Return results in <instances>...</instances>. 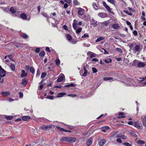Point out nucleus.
<instances>
[{"label":"nucleus","instance_id":"1","mask_svg":"<svg viewBox=\"0 0 146 146\" xmlns=\"http://www.w3.org/2000/svg\"><path fill=\"white\" fill-rule=\"evenodd\" d=\"M77 21L76 20L74 19L72 24V27L76 31V33L77 34L80 33L82 30V28L81 27H77Z\"/></svg>","mask_w":146,"mask_h":146},{"label":"nucleus","instance_id":"2","mask_svg":"<svg viewBox=\"0 0 146 146\" xmlns=\"http://www.w3.org/2000/svg\"><path fill=\"white\" fill-rule=\"evenodd\" d=\"M77 13L78 14V16L80 17V16H82L84 15L85 10L82 8L79 7L77 8Z\"/></svg>","mask_w":146,"mask_h":146},{"label":"nucleus","instance_id":"3","mask_svg":"<svg viewBox=\"0 0 146 146\" xmlns=\"http://www.w3.org/2000/svg\"><path fill=\"white\" fill-rule=\"evenodd\" d=\"M103 5L104 7L108 10V12L110 13H112V12L111 11V10L110 7L106 3L105 1H103Z\"/></svg>","mask_w":146,"mask_h":146},{"label":"nucleus","instance_id":"4","mask_svg":"<svg viewBox=\"0 0 146 146\" xmlns=\"http://www.w3.org/2000/svg\"><path fill=\"white\" fill-rule=\"evenodd\" d=\"M60 76L57 80L58 82H59L62 81L64 79H65V76L64 74H60Z\"/></svg>","mask_w":146,"mask_h":146},{"label":"nucleus","instance_id":"5","mask_svg":"<svg viewBox=\"0 0 146 146\" xmlns=\"http://www.w3.org/2000/svg\"><path fill=\"white\" fill-rule=\"evenodd\" d=\"M87 55L90 56V58H92L93 57L96 56V54L93 53L91 51H89L87 53Z\"/></svg>","mask_w":146,"mask_h":146},{"label":"nucleus","instance_id":"6","mask_svg":"<svg viewBox=\"0 0 146 146\" xmlns=\"http://www.w3.org/2000/svg\"><path fill=\"white\" fill-rule=\"evenodd\" d=\"M76 140V138L74 137H68V142L70 143H73Z\"/></svg>","mask_w":146,"mask_h":146},{"label":"nucleus","instance_id":"7","mask_svg":"<svg viewBox=\"0 0 146 146\" xmlns=\"http://www.w3.org/2000/svg\"><path fill=\"white\" fill-rule=\"evenodd\" d=\"M98 16L102 18H104L107 17V14L104 13H99Z\"/></svg>","mask_w":146,"mask_h":146},{"label":"nucleus","instance_id":"8","mask_svg":"<svg viewBox=\"0 0 146 146\" xmlns=\"http://www.w3.org/2000/svg\"><path fill=\"white\" fill-rule=\"evenodd\" d=\"M92 143V138L90 137L86 141V144L87 145L89 146L91 145Z\"/></svg>","mask_w":146,"mask_h":146},{"label":"nucleus","instance_id":"9","mask_svg":"<svg viewBox=\"0 0 146 146\" xmlns=\"http://www.w3.org/2000/svg\"><path fill=\"white\" fill-rule=\"evenodd\" d=\"M134 125L136 128L139 129H141V126L138 122L135 121L134 123Z\"/></svg>","mask_w":146,"mask_h":146},{"label":"nucleus","instance_id":"10","mask_svg":"<svg viewBox=\"0 0 146 146\" xmlns=\"http://www.w3.org/2000/svg\"><path fill=\"white\" fill-rule=\"evenodd\" d=\"M57 128L60 131H62L65 132H71V131H70L66 130L62 128L59 127H57Z\"/></svg>","mask_w":146,"mask_h":146},{"label":"nucleus","instance_id":"11","mask_svg":"<svg viewBox=\"0 0 146 146\" xmlns=\"http://www.w3.org/2000/svg\"><path fill=\"white\" fill-rule=\"evenodd\" d=\"M0 73L1 76L4 77L5 76V71L3 69H0Z\"/></svg>","mask_w":146,"mask_h":146},{"label":"nucleus","instance_id":"12","mask_svg":"<svg viewBox=\"0 0 146 146\" xmlns=\"http://www.w3.org/2000/svg\"><path fill=\"white\" fill-rule=\"evenodd\" d=\"M137 65L139 67H143L145 66V64L143 62H139L137 63Z\"/></svg>","mask_w":146,"mask_h":146},{"label":"nucleus","instance_id":"13","mask_svg":"<svg viewBox=\"0 0 146 146\" xmlns=\"http://www.w3.org/2000/svg\"><path fill=\"white\" fill-rule=\"evenodd\" d=\"M112 27L114 29H117L120 27V26L118 24H112Z\"/></svg>","mask_w":146,"mask_h":146},{"label":"nucleus","instance_id":"14","mask_svg":"<svg viewBox=\"0 0 146 146\" xmlns=\"http://www.w3.org/2000/svg\"><path fill=\"white\" fill-rule=\"evenodd\" d=\"M66 93L64 92L59 93L58 94L56 97L57 98L61 97H63L64 96L66 95Z\"/></svg>","mask_w":146,"mask_h":146},{"label":"nucleus","instance_id":"15","mask_svg":"<svg viewBox=\"0 0 146 146\" xmlns=\"http://www.w3.org/2000/svg\"><path fill=\"white\" fill-rule=\"evenodd\" d=\"M103 80H104L105 81H107V80H110L111 81H113L114 80H113V78L112 77H106L104 78Z\"/></svg>","mask_w":146,"mask_h":146},{"label":"nucleus","instance_id":"16","mask_svg":"<svg viewBox=\"0 0 146 146\" xmlns=\"http://www.w3.org/2000/svg\"><path fill=\"white\" fill-rule=\"evenodd\" d=\"M68 137H64L62 138L60 141L61 142H68Z\"/></svg>","mask_w":146,"mask_h":146},{"label":"nucleus","instance_id":"17","mask_svg":"<svg viewBox=\"0 0 146 146\" xmlns=\"http://www.w3.org/2000/svg\"><path fill=\"white\" fill-rule=\"evenodd\" d=\"M81 18L84 20L86 21L88 20V16L86 15H82L81 17Z\"/></svg>","mask_w":146,"mask_h":146},{"label":"nucleus","instance_id":"18","mask_svg":"<svg viewBox=\"0 0 146 146\" xmlns=\"http://www.w3.org/2000/svg\"><path fill=\"white\" fill-rule=\"evenodd\" d=\"M27 81L26 80L25 78H23L22 80V82H21L24 86H25L27 84Z\"/></svg>","mask_w":146,"mask_h":146},{"label":"nucleus","instance_id":"19","mask_svg":"<svg viewBox=\"0 0 146 146\" xmlns=\"http://www.w3.org/2000/svg\"><path fill=\"white\" fill-rule=\"evenodd\" d=\"M20 17L21 18L23 19H26L27 17L26 14L24 13L21 14V15Z\"/></svg>","mask_w":146,"mask_h":146},{"label":"nucleus","instance_id":"20","mask_svg":"<svg viewBox=\"0 0 146 146\" xmlns=\"http://www.w3.org/2000/svg\"><path fill=\"white\" fill-rule=\"evenodd\" d=\"M46 126L48 130L50 129L51 128L54 127H55V125H54L52 124L46 125Z\"/></svg>","mask_w":146,"mask_h":146},{"label":"nucleus","instance_id":"21","mask_svg":"<svg viewBox=\"0 0 146 146\" xmlns=\"http://www.w3.org/2000/svg\"><path fill=\"white\" fill-rule=\"evenodd\" d=\"M125 84H126V85L127 86H131L133 87H136L137 86L136 85H134L133 84L131 83H128V82L125 83Z\"/></svg>","mask_w":146,"mask_h":146},{"label":"nucleus","instance_id":"22","mask_svg":"<svg viewBox=\"0 0 146 146\" xmlns=\"http://www.w3.org/2000/svg\"><path fill=\"white\" fill-rule=\"evenodd\" d=\"M22 74H21V76L22 77H25L27 74L26 73H25V72L24 70H22L21 71Z\"/></svg>","mask_w":146,"mask_h":146},{"label":"nucleus","instance_id":"23","mask_svg":"<svg viewBox=\"0 0 146 146\" xmlns=\"http://www.w3.org/2000/svg\"><path fill=\"white\" fill-rule=\"evenodd\" d=\"M106 141L104 140H102L100 142L99 145H100L102 146L103 145L106 143Z\"/></svg>","mask_w":146,"mask_h":146},{"label":"nucleus","instance_id":"24","mask_svg":"<svg viewBox=\"0 0 146 146\" xmlns=\"http://www.w3.org/2000/svg\"><path fill=\"white\" fill-rule=\"evenodd\" d=\"M110 3L112 4L113 5H115L116 3V1L115 0H107Z\"/></svg>","mask_w":146,"mask_h":146},{"label":"nucleus","instance_id":"25","mask_svg":"<svg viewBox=\"0 0 146 146\" xmlns=\"http://www.w3.org/2000/svg\"><path fill=\"white\" fill-rule=\"evenodd\" d=\"M92 23L93 26L94 27H96L97 25V22L95 21L94 20H92Z\"/></svg>","mask_w":146,"mask_h":146},{"label":"nucleus","instance_id":"26","mask_svg":"<svg viewBox=\"0 0 146 146\" xmlns=\"http://www.w3.org/2000/svg\"><path fill=\"white\" fill-rule=\"evenodd\" d=\"M66 38L69 41H70L72 39V36L69 34H68L66 35Z\"/></svg>","mask_w":146,"mask_h":146},{"label":"nucleus","instance_id":"27","mask_svg":"<svg viewBox=\"0 0 146 146\" xmlns=\"http://www.w3.org/2000/svg\"><path fill=\"white\" fill-rule=\"evenodd\" d=\"M109 128V127L108 126H105L103 127H102V131L104 132H105L106 131V130H108Z\"/></svg>","mask_w":146,"mask_h":146},{"label":"nucleus","instance_id":"28","mask_svg":"<svg viewBox=\"0 0 146 146\" xmlns=\"http://www.w3.org/2000/svg\"><path fill=\"white\" fill-rule=\"evenodd\" d=\"M93 6L95 10H97L98 9V7L96 3H93Z\"/></svg>","mask_w":146,"mask_h":146},{"label":"nucleus","instance_id":"29","mask_svg":"<svg viewBox=\"0 0 146 146\" xmlns=\"http://www.w3.org/2000/svg\"><path fill=\"white\" fill-rule=\"evenodd\" d=\"M83 68L84 70V72L82 76H85L86 75V74L87 73L88 71L86 70L85 67H84Z\"/></svg>","mask_w":146,"mask_h":146},{"label":"nucleus","instance_id":"30","mask_svg":"<svg viewBox=\"0 0 146 146\" xmlns=\"http://www.w3.org/2000/svg\"><path fill=\"white\" fill-rule=\"evenodd\" d=\"M1 94L4 96H7L9 94V93L8 92H3L1 93Z\"/></svg>","mask_w":146,"mask_h":146},{"label":"nucleus","instance_id":"31","mask_svg":"<svg viewBox=\"0 0 146 146\" xmlns=\"http://www.w3.org/2000/svg\"><path fill=\"white\" fill-rule=\"evenodd\" d=\"M146 121V116H145L144 118L143 119L142 121V123L143 125L145 127L146 126V124L145 123V122Z\"/></svg>","mask_w":146,"mask_h":146},{"label":"nucleus","instance_id":"32","mask_svg":"<svg viewBox=\"0 0 146 146\" xmlns=\"http://www.w3.org/2000/svg\"><path fill=\"white\" fill-rule=\"evenodd\" d=\"M104 37H100L98 38L96 40V42H98L101 40H103L104 39Z\"/></svg>","mask_w":146,"mask_h":146},{"label":"nucleus","instance_id":"33","mask_svg":"<svg viewBox=\"0 0 146 146\" xmlns=\"http://www.w3.org/2000/svg\"><path fill=\"white\" fill-rule=\"evenodd\" d=\"M10 69L13 71H14L15 70V66L14 64H11L10 66Z\"/></svg>","mask_w":146,"mask_h":146},{"label":"nucleus","instance_id":"34","mask_svg":"<svg viewBox=\"0 0 146 146\" xmlns=\"http://www.w3.org/2000/svg\"><path fill=\"white\" fill-rule=\"evenodd\" d=\"M111 59L110 58H107L105 60V62L107 63H108L109 62L111 63Z\"/></svg>","mask_w":146,"mask_h":146},{"label":"nucleus","instance_id":"35","mask_svg":"<svg viewBox=\"0 0 146 146\" xmlns=\"http://www.w3.org/2000/svg\"><path fill=\"white\" fill-rule=\"evenodd\" d=\"M73 3L74 5L75 6H77L78 5L79 3L77 0H74L73 1Z\"/></svg>","mask_w":146,"mask_h":146},{"label":"nucleus","instance_id":"36","mask_svg":"<svg viewBox=\"0 0 146 146\" xmlns=\"http://www.w3.org/2000/svg\"><path fill=\"white\" fill-rule=\"evenodd\" d=\"M10 11L13 13H15L16 12V10L13 7H11L10 9Z\"/></svg>","mask_w":146,"mask_h":146},{"label":"nucleus","instance_id":"37","mask_svg":"<svg viewBox=\"0 0 146 146\" xmlns=\"http://www.w3.org/2000/svg\"><path fill=\"white\" fill-rule=\"evenodd\" d=\"M89 37V35L88 33H85L82 35L81 37L83 39H84L86 38Z\"/></svg>","mask_w":146,"mask_h":146},{"label":"nucleus","instance_id":"38","mask_svg":"<svg viewBox=\"0 0 146 146\" xmlns=\"http://www.w3.org/2000/svg\"><path fill=\"white\" fill-rule=\"evenodd\" d=\"M41 128L45 131L48 130L46 125L42 126L41 127Z\"/></svg>","mask_w":146,"mask_h":146},{"label":"nucleus","instance_id":"39","mask_svg":"<svg viewBox=\"0 0 146 146\" xmlns=\"http://www.w3.org/2000/svg\"><path fill=\"white\" fill-rule=\"evenodd\" d=\"M74 86V84L73 83H71L70 84L66 85L64 86L65 87H73Z\"/></svg>","mask_w":146,"mask_h":146},{"label":"nucleus","instance_id":"40","mask_svg":"<svg viewBox=\"0 0 146 146\" xmlns=\"http://www.w3.org/2000/svg\"><path fill=\"white\" fill-rule=\"evenodd\" d=\"M123 12L131 16L132 15V14L131 13L129 12L127 10H123Z\"/></svg>","mask_w":146,"mask_h":146},{"label":"nucleus","instance_id":"41","mask_svg":"<svg viewBox=\"0 0 146 146\" xmlns=\"http://www.w3.org/2000/svg\"><path fill=\"white\" fill-rule=\"evenodd\" d=\"M45 54V53L44 51H42L39 53V55L40 56L43 57Z\"/></svg>","mask_w":146,"mask_h":146},{"label":"nucleus","instance_id":"42","mask_svg":"<svg viewBox=\"0 0 146 146\" xmlns=\"http://www.w3.org/2000/svg\"><path fill=\"white\" fill-rule=\"evenodd\" d=\"M5 118L7 120H11L13 118V117L11 116H6L5 117Z\"/></svg>","mask_w":146,"mask_h":146},{"label":"nucleus","instance_id":"43","mask_svg":"<svg viewBox=\"0 0 146 146\" xmlns=\"http://www.w3.org/2000/svg\"><path fill=\"white\" fill-rule=\"evenodd\" d=\"M135 48L136 51H138L139 50L140 47L139 46L137 45L135 46Z\"/></svg>","mask_w":146,"mask_h":146},{"label":"nucleus","instance_id":"44","mask_svg":"<svg viewBox=\"0 0 146 146\" xmlns=\"http://www.w3.org/2000/svg\"><path fill=\"white\" fill-rule=\"evenodd\" d=\"M30 71L32 74H34L35 72L34 69L32 67L30 68Z\"/></svg>","mask_w":146,"mask_h":146},{"label":"nucleus","instance_id":"45","mask_svg":"<svg viewBox=\"0 0 146 146\" xmlns=\"http://www.w3.org/2000/svg\"><path fill=\"white\" fill-rule=\"evenodd\" d=\"M46 75V74L45 72L42 73L41 76V78H43Z\"/></svg>","mask_w":146,"mask_h":146},{"label":"nucleus","instance_id":"46","mask_svg":"<svg viewBox=\"0 0 146 146\" xmlns=\"http://www.w3.org/2000/svg\"><path fill=\"white\" fill-rule=\"evenodd\" d=\"M137 143L138 144H143L145 143V142L144 141L141 140H138L137 141Z\"/></svg>","mask_w":146,"mask_h":146},{"label":"nucleus","instance_id":"47","mask_svg":"<svg viewBox=\"0 0 146 146\" xmlns=\"http://www.w3.org/2000/svg\"><path fill=\"white\" fill-rule=\"evenodd\" d=\"M115 50L118 52H122L123 51L122 50V49L120 48H116L115 49Z\"/></svg>","mask_w":146,"mask_h":146},{"label":"nucleus","instance_id":"48","mask_svg":"<svg viewBox=\"0 0 146 146\" xmlns=\"http://www.w3.org/2000/svg\"><path fill=\"white\" fill-rule=\"evenodd\" d=\"M55 62L56 64L58 65L60 64V60L59 59H58L56 60Z\"/></svg>","mask_w":146,"mask_h":146},{"label":"nucleus","instance_id":"49","mask_svg":"<svg viewBox=\"0 0 146 146\" xmlns=\"http://www.w3.org/2000/svg\"><path fill=\"white\" fill-rule=\"evenodd\" d=\"M46 98L48 99L52 100L53 99V96H48Z\"/></svg>","mask_w":146,"mask_h":146},{"label":"nucleus","instance_id":"50","mask_svg":"<svg viewBox=\"0 0 146 146\" xmlns=\"http://www.w3.org/2000/svg\"><path fill=\"white\" fill-rule=\"evenodd\" d=\"M22 119L23 120L25 121H26L27 120V116H24L22 117Z\"/></svg>","mask_w":146,"mask_h":146},{"label":"nucleus","instance_id":"51","mask_svg":"<svg viewBox=\"0 0 146 146\" xmlns=\"http://www.w3.org/2000/svg\"><path fill=\"white\" fill-rule=\"evenodd\" d=\"M130 134L133 137H137V135H136V134L133 132H130Z\"/></svg>","mask_w":146,"mask_h":146},{"label":"nucleus","instance_id":"52","mask_svg":"<svg viewBox=\"0 0 146 146\" xmlns=\"http://www.w3.org/2000/svg\"><path fill=\"white\" fill-rule=\"evenodd\" d=\"M123 145L125 146H131V145L128 143H123Z\"/></svg>","mask_w":146,"mask_h":146},{"label":"nucleus","instance_id":"53","mask_svg":"<svg viewBox=\"0 0 146 146\" xmlns=\"http://www.w3.org/2000/svg\"><path fill=\"white\" fill-rule=\"evenodd\" d=\"M133 35L135 36H136L138 35V33L137 31L136 30L134 31L133 32Z\"/></svg>","mask_w":146,"mask_h":146},{"label":"nucleus","instance_id":"54","mask_svg":"<svg viewBox=\"0 0 146 146\" xmlns=\"http://www.w3.org/2000/svg\"><path fill=\"white\" fill-rule=\"evenodd\" d=\"M146 85V81L144 82H142L140 85V86H144Z\"/></svg>","mask_w":146,"mask_h":146},{"label":"nucleus","instance_id":"55","mask_svg":"<svg viewBox=\"0 0 146 146\" xmlns=\"http://www.w3.org/2000/svg\"><path fill=\"white\" fill-rule=\"evenodd\" d=\"M76 95L75 94H70L68 95V96L71 97H74L76 96Z\"/></svg>","mask_w":146,"mask_h":146},{"label":"nucleus","instance_id":"56","mask_svg":"<svg viewBox=\"0 0 146 146\" xmlns=\"http://www.w3.org/2000/svg\"><path fill=\"white\" fill-rule=\"evenodd\" d=\"M92 70L94 73H95L97 71V70L95 68L93 67L92 68Z\"/></svg>","mask_w":146,"mask_h":146},{"label":"nucleus","instance_id":"57","mask_svg":"<svg viewBox=\"0 0 146 146\" xmlns=\"http://www.w3.org/2000/svg\"><path fill=\"white\" fill-rule=\"evenodd\" d=\"M40 74V72L38 70L37 71V73L36 74V76H39Z\"/></svg>","mask_w":146,"mask_h":146},{"label":"nucleus","instance_id":"58","mask_svg":"<svg viewBox=\"0 0 146 146\" xmlns=\"http://www.w3.org/2000/svg\"><path fill=\"white\" fill-rule=\"evenodd\" d=\"M19 98H22L23 96V93L21 92H19Z\"/></svg>","mask_w":146,"mask_h":146},{"label":"nucleus","instance_id":"59","mask_svg":"<svg viewBox=\"0 0 146 146\" xmlns=\"http://www.w3.org/2000/svg\"><path fill=\"white\" fill-rule=\"evenodd\" d=\"M121 138L123 139H127V137L126 136H125L124 135L122 134Z\"/></svg>","mask_w":146,"mask_h":146},{"label":"nucleus","instance_id":"60","mask_svg":"<svg viewBox=\"0 0 146 146\" xmlns=\"http://www.w3.org/2000/svg\"><path fill=\"white\" fill-rule=\"evenodd\" d=\"M83 45L85 47H89L90 46V45L89 44H87L85 43H84L83 44Z\"/></svg>","mask_w":146,"mask_h":146},{"label":"nucleus","instance_id":"61","mask_svg":"<svg viewBox=\"0 0 146 146\" xmlns=\"http://www.w3.org/2000/svg\"><path fill=\"white\" fill-rule=\"evenodd\" d=\"M63 28L66 30H68V28L67 26L66 25H64L63 26Z\"/></svg>","mask_w":146,"mask_h":146},{"label":"nucleus","instance_id":"62","mask_svg":"<svg viewBox=\"0 0 146 146\" xmlns=\"http://www.w3.org/2000/svg\"><path fill=\"white\" fill-rule=\"evenodd\" d=\"M3 77V76H0V82L1 83L3 82V79L2 78Z\"/></svg>","mask_w":146,"mask_h":146},{"label":"nucleus","instance_id":"63","mask_svg":"<svg viewBox=\"0 0 146 146\" xmlns=\"http://www.w3.org/2000/svg\"><path fill=\"white\" fill-rule=\"evenodd\" d=\"M116 141L118 142V143H122V141L121 140V139L119 138H118V139H116Z\"/></svg>","mask_w":146,"mask_h":146},{"label":"nucleus","instance_id":"64","mask_svg":"<svg viewBox=\"0 0 146 146\" xmlns=\"http://www.w3.org/2000/svg\"><path fill=\"white\" fill-rule=\"evenodd\" d=\"M68 7V5L67 3H65L64 4V8L65 9H66Z\"/></svg>","mask_w":146,"mask_h":146}]
</instances>
